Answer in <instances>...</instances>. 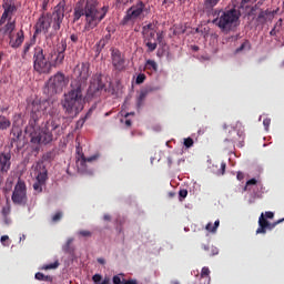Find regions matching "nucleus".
I'll list each match as a JSON object with an SVG mask.
<instances>
[{
  "label": "nucleus",
  "mask_w": 284,
  "mask_h": 284,
  "mask_svg": "<svg viewBox=\"0 0 284 284\" xmlns=\"http://www.w3.org/2000/svg\"><path fill=\"white\" fill-rule=\"evenodd\" d=\"M73 74L75 79L71 82L69 92L64 94L62 108L67 114L78 115L84 110L85 101H95L102 97L103 92L106 91V85L102 80V74H93L84 95L87 81L90 77V63H78Z\"/></svg>",
  "instance_id": "nucleus-1"
},
{
  "label": "nucleus",
  "mask_w": 284,
  "mask_h": 284,
  "mask_svg": "<svg viewBox=\"0 0 284 284\" xmlns=\"http://www.w3.org/2000/svg\"><path fill=\"white\" fill-rule=\"evenodd\" d=\"M42 116L41 103H32V111L24 132L30 136V142L34 145H49L54 141V134L59 136L58 130L61 128V119L51 116L44 125H41Z\"/></svg>",
  "instance_id": "nucleus-2"
},
{
  "label": "nucleus",
  "mask_w": 284,
  "mask_h": 284,
  "mask_svg": "<svg viewBox=\"0 0 284 284\" xmlns=\"http://www.w3.org/2000/svg\"><path fill=\"white\" fill-rule=\"evenodd\" d=\"M67 48L68 42L65 38H62L55 49L45 57L43 47L37 44L33 49V70L38 72V74H50L53 68L63 65Z\"/></svg>",
  "instance_id": "nucleus-3"
},
{
  "label": "nucleus",
  "mask_w": 284,
  "mask_h": 284,
  "mask_svg": "<svg viewBox=\"0 0 284 284\" xmlns=\"http://www.w3.org/2000/svg\"><path fill=\"white\" fill-rule=\"evenodd\" d=\"M109 12V7L104 4L99 9L98 0H87L85 6L75 4L73 21H80L81 17L85 18V30H94L105 19Z\"/></svg>",
  "instance_id": "nucleus-4"
},
{
  "label": "nucleus",
  "mask_w": 284,
  "mask_h": 284,
  "mask_svg": "<svg viewBox=\"0 0 284 284\" xmlns=\"http://www.w3.org/2000/svg\"><path fill=\"white\" fill-rule=\"evenodd\" d=\"M241 11L237 9H226V11H217L216 18L213 19L214 26L220 28L221 32H232L240 26Z\"/></svg>",
  "instance_id": "nucleus-5"
},
{
  "label": "nucleus",
  "mask_w": 284,
  "mask_h": 284,
  "mask_svg": "<svg viewBox=\"0 0 284 284\" xmlns=\"http://www.w3.org/2000/svg\"><path fill=\"white\" fill-rule=\"evenodd\" d=\"M17 30V20H13V16H10L8 22L3 27H0V34L2 37H8L10 48L13 50H18L23 45V41H26V33L23 29Z\"/></svg>",
  "instance_id": "nucleus-6"
},
{
  "label": "nucleus",
  "mask_w": 284,
  "mask_h": 284,
  "mask_svg": "<svg viewBox=\"0 0 284 284\" xmlns=\"http://www.w3.org/2000/svg\"><path fill=\"white\" fill-rule=\"evenodd\" d=\"M68 85V80L65 79V74L63 72H57L49 81L44 88V93L48 97H54V94H61L64 88Z\"/></svg>",
  "instance_id": "nucleus-7"
},
{
  "label": "nucleus",
  "mask_w": 284,
  "mask_h": 284,
  "mask_svg": "<svg viewBox=\"0 0 284 284\" xmlns=\"http://www.w3.org/2000/svg\"><path fill=\"white\" fill-rule=\"evenodd\" d=\"M144 12H148L145 2H143V0H138V2L131 4V7L126 9V13L122 19V26H128L130 21L134 23L138 19H142V17H144Z\"/></svg>",
  "instance_id": "nucleus-8"
},
{
  "label": "nucleus",
  "mask_w": 284,
  "mask_h": 284,
  "mask_svg": "<svg viewBox=\"0 0 284 284\" xmlns=\"http://www.w3.org/2000/svg\"><path fill=\"white\" fill-rule=\"evenodd\" d=\"M268 219H274V212H265V214L262 212L258 219V227L256 230V234H266L267 230H274L276 225L283 223L284 221V219H278V221L270 223Z\"/></svg>",
  "instance_id": "nucleus-9"
},
{
  "label": "nucleus",
  "mask_w": 284,
  "mask_h": 284,
  "mask_svg": "<svg viewBox=\"0 0 284 284\" xmlns=\"http://www.w3.org/2000/svg\"><path fill=\"white\" fill-rule=\"evenodd\" d=\"M11 199L16 205H26L28 203V187L21 179L18 180Z\"/></svg>",
  "instance_id": "nucleus-10"
},
{
  "label": "nucleus",
  "mask_w": 284,
  "mask_h": 284,
  "mask_svg": "<svg viewBox=\"0 0 284 284\" xmlns=\"http://www.w3.org/2000/svg\"><path fill=\"white\" fill-rule=\"evenodd\" d=\"M3 12L0 18V28H4L9 21V17H14L19 10L17 0H2Z\"/></svg>",
  "instance_id": "nucleus-11"
},
{
  "label": "nucleus",
  "mask_w": 284,
  "mask_h": 284,
  "mask_svg": "<svg viewBox=\"0 0 284 284\" xmlns=\"http://www.w3.org/2000/svg\"><path fill=\"white\" fill-rule=\"evenodd\" d=\"M65 4V0H60V2H58L53 9L51 21H53V30H55V32L61 30V26L64 19Z\"/></svg>",
  "instance_id": "nucleus-12"
},
{
  "label": "nucleus",
  "mask_w": 284,
  "mask_h": 284,
  "mask_svg": "<svg viewBox=\"0 0 284 284\" xmlns=\"http://www.w3.org/2000/svg\"><path fill=\"white\" fill-rule=\"evenodd\" d=\"M52 26V13H45V11H42L40 18H38L36 22V31L33 32V37H38V34H41V32H44V34H48L50 28Z\"/></svg>",
  "instance_id": "nucleus-13"
},
{
  "label": "nucleus",
  "mask_w": 284,
  "mask_h": 284,
  "mask_svg": "<svg viewBox=\"0 0 284 284\" xmlns=\"http://www.w3.org/2000/svg\"><path fill=\"white\" fill-rule=\"evenodd\" d=\"M111 60L115 72H124L126 70L125 57L120 49H111Z\"/></svg>",
  "instance_id": "nucleus-14"
},
{
  "label": "nucleus",
  "mask_w": 284,
  "mask_h": 284,
  "mask_svg": "<svg viewBox=\"0 0 284 284\" xmlns=\"http://www.w3.org/2000/svg\"><path fill=\"white\" fill-rule=\"evenodd\" d=\"M12 154L11 152H0V172L6 174L9 172L12 163Z\"/></svg>",
  "instance_id": "nucleus-15"
},
{
  "label": "nucleus",
  "mask_w": 284,
  "mask_h": 284,
  "mask_svg": "<svg viewBox=\"0 0 284 284\" xmlns=\"http://www.w3.org/2000/svg\"><path fill=\"white\" fill-rule=\"evenodd\" d=\"M77 154H78V159H77V163L80 168H82V170H84L87 168V163H92L93 161H97L98 155L94 154L93 156H89L87 159V156H84L83 152H80V149H77Z\"/></svg>",
  "instance_id": "nucleus-16"
},
{
  "label": "nucleus",
  "mask_w": 284,
  "mask_h": 284,
  "mask_svg": "<svg viewBox=\"0 0 284 284\" xmlns=\"http://www.w3.org/2000/svg\"><path fill=\"white\" fill-rule=\"evenodd\" d=\"M202 250L205 252L206 256H216L220 253L219 247L205 243L202 244Z\"/></svg>",
  "instance_id": "nucleus-17"
},
{
  "label": "nucleus",
  "mask_w": 284,
  "mask_h": 284,
  "mask_svg": "<svg viewBox=\"0 0 284 284\" xmlns=\"http://www.w3.org/2000/svg\"><path fill=\"white\" fill-rule=\"evenodd\" d=\"M23 132L21 128H12L11 130V143H20Z\"/></svg>",
  "instance_id": "nucleus-18"
},
{
  "label": "nucleus",
  "mask_w": 284,
  "mask_h": 284,
  "mask_svg": "<svg viewBox=\"0 0 284 284\" xmlns=\"http://www.w3.org/2000/svg\"><path fill=\"white\" fill-rule=\"evenodd\" d=\"M258 21H267V19H274V11H260L257 16Z\"/></svg>",
  "instance_id": "nucleus-19"
},
{
  "label": "nucleus",
  "mask_w": 284,
  "mask_h": 284,
  "mask_svg": "<svg viewBox=\"0 0 284 284\" xmlns=\"http://www.w3.org/2000/svg\"><path fill=\"white\" fill-rule=\"evenodd\" d=\"M11 128L10 119H7L3 114H0V130L4 131Z\"/></svg>",
  "instance_id": "nucleus-20"
},
{
  "label": "nucleus",
  "mask_w": 284,
  "mask_h": 284,
  "mask_svg": "<svg viewBox=\"0 0 284 284\" xmlns=\"http://www.w3.org/2000/svg\"><path fill=\"white\" fill-rule=\"evenodd\" d=\"M152 28H153L152 22H149V24H144L142 27V34L146 41H148V39H150V32H151Z\"/></svg>",
  "instance_id": "nucleus-21"
},
{
  "label": "nucleus",
  "mask_w": 284,
  "mask_h": 284,
  "mask_svg": "<svg viewBox=\"0 0 284 284\" xmlns=\"http://www.w3.org/2000/svg\"><path fill=\"white\" fill-rule=\"evenodd\" d=\"M220 224H221V221L217 219L215 222H214V225L213 223H207L205 225V230H207V232H217L219 227H220Z\"/></svg>",
  "instance_id": "nucleus-22"
},
{
  "label": "nucleus",
  "mask_w": 284,
  "mask_h": 284,
  "mask_svg": "<svg viewBox=\"0 0 284 284\" xmlns=\"http://www.w3.org/2000/svg\"><path fill=\"white\" fill-rule=\"evenodd\" d=\"M32 45H33V42H24L23 49H22V59H27Z\"/></svg>",
  "instance_id": "nucleus-23"
},
{
  "label": "nucleus",
  "mask_w": 284,
  "mask_h": 284,
  "mask_svg": "<svg viewBox=\"0 0 284 284\" xmlns=\"http://www.w3.org/2000/svg\"><path fill=\"white\" fill-rule=\"evenodd\" d=\"M36 278L38 281H53L52 276L43 274V272H37Z\"/></svg>",
  "instance_id": "nucleus-24"
},
{
  "label": "nucleus",
  "mask_w": 284,
  "mask_h": 284,
  "mask_svg": "<svg viewBox=\"0 0 284 284\" xmlns=\"http://www.w3.org/2000/svg\"><path fill=\"white\" fill-rule=\"evenodd\" d=\"M252 0H241L240 4H237L239 10H247L251 8Z\"/></svg>",
  "instance_id": "nucleus-25"
},
{
  "label": "nucleus",
  "mask_w": 284,
  "mask_h": 284,
  "mask_svg": "<svg viewBox=\"0 0 284 284\" xmlns=\"http://www.w3.org/2000/svg\"><path fill=\"white\" fill-rule=\"evenodd\" d=\"M220 0H205L204 1V8L205 10H213L215 8V4H217Z\"/></svg>",
  "instance_id": "nucleus-26"
},
{
  "label": "nucleus",
  "mask_w": 284,
  "mask_h": 284,
  "mask_svg": "<svg viewBox=\"0 0 284 284\" xmlns=\"http://www.w3.org/2000/svg\"><path fill=\"white\" fill-rule=\"evenodd\" d=\"M145 68L146 70H153V72H158V69H159L156 61H152V60L146 61Z\"/></svg>",
  "instance_id": "nucleus-27"
},
{
  "label": "nucleus",
  "mask_w": 284,
  "mask_h": 284,
  "mask_svg": "<svg viewBox=\"0 0 284 284\" xmlns=\"http://www.w3.org/2000/svg\"><path fill=\"white\" fill-rule=\"evenodd\" d=\"M110 39H111V33H110V31H109V33H106V34L104 36V38H101V39L99 40V45H100L101 48H105V45H106V43H109Z\"/></svg>",
  "instance_id": "nucleus-28"
},
{
  "label": "nucleus",
  "mask_w": 284,
  "mask_h": 284,
  "mask_svg": "<svg viewBox=\"0 0 284 284\" xmlns=\"http://www.w3.org/2000/svg\"><path fill=\"white\" fill-rule=\"evenodd\" d=\"M33 190L34 192H38V193L43 192V187H41L40 174H38L37 181L36 183H33Z\"/></svg>",
  "instance_id": "nucleus-29"
},
{
  "label": "nucleus",
  "mask_w": 284,
  "mask_h": 284,
  "mask_svg": "<svg viewBox=\"0 0 284 284\" xmlns=\"http://www.w3.org/2000/svg\"><path fill=\"white\" fill-rule=\"evenodd\" d=\"M148 94L146 92H141L139 98H138V108H142Z\"/></svg>",
  "instance_id": "nucleus-30"
},
{
  "label": "nucleus",
  "mask_w": 284,
  "mask_h": 284,
  "mask_svg": "<svg viewBox=\"0 0 284 284\" xmlns=\"http://www.w3.org/2000/svg\"><path fill=\"white\" fill-rule=\"evenodd\" d=\"M223 146L225 150H233L235 148L234 141H230V139H225Z\"/></svg>",
  "instance_id": "nucleus-31"
},
{
  "label": "nucleus",
  "mask_w": 284,
  "mask_h": 284,
  "mask_svg": "<svg viewBox=\"0 0 284 284\" xmlns=\"http://www.w3.org/2000/svg\"><path fill=\"white\" fill-rule=\"evenodd\" d=\"M78 234L84 239H90L92 236V232H90V230H80Z\"/></svg>",
  "instance_id": "nucleus-32"
},
{
  "label": "nucleus",
  "mask_w": 284,
  "mask_h": 284,
  "mask_svg": "<svg viewBox=\"0 0 284 284\" xmlns=\"http://www.w3.org/2000/svg\"><path fill=\"white\" fill-rule=\"evenodd\" d=\"M146 48L148 52H154V50L158 48V42H152L151 40L150 42H146Z\"/></svg>",
  "instance_id": "nucleus-33"
},
{
  "label": "nucleus",
  "mask_w": 284,
  "mask_h": 284,
  "mask_svg": "<svg viewBox=\"0 0 284 284\" xmlns=\"http://www.w3.org/2000/svg\"><path fill=\"white\" fill-rule=\"evenodd\" d=\"M61 219H63V212H55V214H53L52 216L53 223H59Z\"/></svg>",
  "instance_id": "nucleus-34"
},
{
  "label": "nucleus",
  "mask_w": 284,
  "mask_h": 284,
  "mask_svg": "<svg viewBox=\"0 0 284 284\" xmlns=\"http://www.w3.org/2000/svg\"><path fill=\"white\" fill-rule=\"evenodd\" d=\"M60 263L59 261H55L54 263H50L49 265H44L43 270H57L59 267Z\"/></svg>",
  "instance_id": "nucleus-35"
},
{
  "label": "nucleus",
  "mask_w": 284,
  "mask_h": 284,
  "mask_svg": "<svg viewBox=\"0 0 284 284\" xmlns=\"http://www.w3.org/2000/svg\"><path fill=\"white\" fill-rule=\"evenodd\" d=\"M73 243V239H68L65 245H63V251L64 252H71V245Z\"/></svg>",
  "instance_id": "nucleus-36"
},
{
  "label": "nucleus",
  "mask_w": 284,
  "mask_h": 284,
  "mask_svg": "<svg viewBox=\"0 0 284 284\" xmlns=\"http://www.w3.org/2000/svg\"><path fill=\"white\" fill-rule=\"evenodd\" d=\"M145 79H146L145 74H138V77L135 79V83L138 85H141L142 83H144Z\"/></svg>",
  "instance_id": "nucleus-37"
},
{
  "label": "nucleus",
  "mask_w": 284,
  "mask_h": 284,
  "mask_svg": "<svg viewBox=\"0 0 284 284\" xmlns=\"http://www.w3.org/2000/svg\"><path fill=\"white\" fill-rule=\"evenodd\" d=\"M247 45H250L248 40H244V42H242V44H240V47H237L236 52H243V50H245V48H247Z\"/></svg>",
  "instance_id": "nucleus-38"
},
{
  "label": "nucleus",
  "mask_w": 284,
  "mask_h": 284,
  "mask_svg": "<svg viewBox=\"0 0 284 284\" xmlns=\"http://www.w3.org/2000/svg\"><path fill=\"white\" fill-rule=\"evenodd\" d=\"M275 27H276V34H278V32H281L283 28V18H280L277 22H275Z\"/></svg>",
  "instance_id": "nucleus-39"
},
{
  "label": "nucleus",
  "mask_w": 284,
  "mask_h": 284,
  "mask_svg": "<svg viewBox=\"0 0 284 284\" xmlns=\"http://www.w3.org/2000/svg\"><path fill=\"white\" fill-rule=\"evenodd\" d=\"M193 145H194V141H193V139H191V136H189L187 139H184L185 148H193Z\"/></svg>",
  "instance_id": "nucleus-40"
},
{
  "label": "nucleus",
  "mask_w": 284,
  "mask_h": 284,
  "mask_svg": "<svg viewBox=\"0 0 284 284\" xmlns=\"http://www.w3.org/2000/svg\"><path fill=\"white\" fill-rule=\"evenodd\" d=\"M54 159V152H47V154L43 155L44 161H52Z\"/></svg>",
  "instance_id": "nucleus-41"
},
{
  "label": "nucleus",
  "mask_w": 284,
  "mask_h": 284,
  "mask_svg": "<svg viewBox=\"0 0 284 284\" xmlns=\"http://www.w3.org/2000/svg\"><path fill=\"white\" fill-rule=\"evenodd\" d=\"M210 274H211L210 267H206V266L202 267V272H201L202 277L210 276Z\"/></svg>",
  "instance_id": "nucleus-42"
},
{
  "label": "nucleus",
  "mask_w": 284,
  "mask_h": 284,
  "mask_svg": "<svg viewBox=\"0 0 284 284\" xmlns=\"http://www.w3.org/2000/svg\"><path fill=\"white\" fill-rule=\"evenodd\" d=\"M39 179H40V187H43V185H44V183H45V181L48 179L47 174L40 173L39 174Z\"/></svg>",
  "instance_id": "nucleus-43"
},
{
  "label": "nucleus",
  "mask_w": 284,
  "mask_h": 284,
  "mask_svg": "<svg viewBox=\"0 0 284 284\" xmlns=\"http://www.w3.org/2000/svg\"><path fill=\"white\" fill-rule=\"evenodd\" d=\"M79 37H80V33H71L70 40L72 41V43H78Z\"/></svg>",
  "instance_id": "nucleus-44"
},
{
  "label": "nucleus",
  "mask_w": 284,
  "mask_h": 284,
  "mask_svg": "<svg viewBox=\"0 0 284 284\" xmlns=\"http://www.w3.org/2000/svg\"><path fill=\"white\" fill-rule=\"evenodd\" d=\"M257 181L256 179H250V181H246V185L244 186V191L247 190L248 185H256Z\"/></svg>",
  "instance_id": "nucleus-45"
},
{
  "label": "nucleus",
  "mask_w": 284,
  "mask_h": 284,
  "mask_svg": "<svg viewBox=\"0 0 284 284\" xmlns=\"http://www.w3.org/2000/svg\"><path fill=\"white\" fill-rule=\"evenodd\" d=\"M152 39H155V31H154L153 27L151 28V30L149 32V38H146V41H152Z\"/></svg>",
  "instance_id": "nucleus-46"
},
{
  "label": "nucleus",
  "mask_w": 284,
  "mask_h": 284,
  "mask_svg": "<svg viewBox=\"0 0 284 284\" xmlns=\"http://www.w3.org/2000/svg\"><path fill=\"white\" fill-rule=\"evenodd\" d=\"M123 284H139L136 278H129V281H126V278H123Z\"/></svg>",
  "instance_id": "nucleus-47"
},
{
  "label": "nucleus",
  "mask_w": 284,
  "mask_h": 284,
  "mask_svg": "<svg viewBox=\"0 0 284 284\" xmlns=\"http://www.w3.org/2000/svg\"><path fill=\"white\" fill-rule=\"evenodd\" d=\"M187 194H189L187 190H180L179 192L180 199H186Z\"/></svg>",
  "instance_id": "nucleus-48"
},
{
  "label": "nucleus",
  "mask_w": 284,
  "mask_h": 284,
  "mask_svg": "<svg viewBox=\"0 0 284 284\" xmlns=\"http://www.w3.org/2000/svg\"><path fill=\"white\" fill-rule=\"evenodd\" d=\"M11 212V207L8 205L7 207H2L3 216H8Z\"/></svg>",
  "instance_id": "nucleus-49"
},
{
  "label": "nucleus",
  "mask_w": 284,
  "mask_h": 284,
  "mask_svg": "<svg viewBox=\"0 0 284 284\" xmlns=\"http://www.w3.org/2000/svg\"><path fill=\"white\" fill-rule=\"evenodd\" d=\"M50 0H43L42 1V10L43 12H48V4H49Z\"/></svg>",
  "instance_id": "nucleus-50"
},
{
  "label": "nucleus",
  "mask_w": 284,
  "mask_h": 284,
  "mask_svg": "<svg viewBox=\"0 0 284 284\" xmlns=\"http://www.w3.org/2000/svg\"><path fill=\"white\" fill-rule=\"evenodd\" d=\"M92 278H93L94 283H100L102 281L101 274H94Z\"/></svg>",
  "instance_id": "nucleus-51"
},
{
  "label": "nucleus",
  "mask_w": 284,
  "mask_h": 284,
  "mask_svg": "<svg viewBox=\"0 0 284 284\" xmlns=\"http://www.w3.org/2000/svg\"><path fill=\"white\" fill-rule=\"evenodd\" d=\"M113 283H114V284H122L123 281H121V276L115 275V276H113Z\"/></svg>",
  "instance_id": "nucleus-52"
},
{
  "label": "nucleus",
  "mask_w": 284,
  "mask_h": 284,
  "mask_svg": "<svg viewBox=\"0 0 284 284\" xmlns=\"http://www.w3.org/2000/svg\"><path fill=\"white\" fill-rule=\"evenodd\" d=\"M271 123H272L271 119H264L263 121V125L266 130L270 128Z\"/></svg>",
  "instance_id": "nucleus-53"
},
{
  "label": "nucleus",
  "mask_w": 284,
  "mask_h": 284,
  "mask_svg": "<svg viewBox=\"0 0 284 284\" xmlns=\"http://www.w3.org/2000/svg\"><path fill=\"white\" fill-rule=\"evenodd\" d=\"M276 34H277L276 24H274L273 29H271V31H270V36L271 37H276Z\"/></svg>",
  "instance_id": "nucleus-54"
},
{
  "label": "nucleus",
  "mask_w": 284,
  "mask_h": 284,
  "mask_svg": "<svg viewBox=\"0 0 284 284\" xmlns=\"http://www.w3.org/2000/svg\"><path fill=\"white\" fill-rule=\"evenodd\" d=\"M91 112H88V114L85 115L84 119H82L81 121H78V125H84L85 120L88 119V116H90Z\"/></svg>",
  "instance_id": "nucleus-55"
},
{
  "label": "nucleus",
  "mask_w": 284,
  "mask_h": 284,
  "mask_svg": "<svg viewBox=\"0 0 284 284\" xmlns=\"http://www.w3.org/2000/svg\"><path fill=\"white\" fill-rule=\"evenodd\" d=\"M236 179H237L239 181H243V179H245V174H243V172H237Z\"/></svg>",
  "instance_id": "nucleus-56"
},
{
  "label": "nucleus",
  "mask_w": 284,
  "mask_h": 284,
  "mask_svg": "<svg viewBox=\"0 0 284 284\" xmlns=\"http://www.w3.org/2000/svg\"><path fill=\"white\" fill-rule=\"evenodd\" d=\"M221 174H225L226 172V163H221Z\"/></svg>",
  "instance_id": "nucleus-57"
},
{
  "label": "nucleus",
  "mask_w": 284,
  "mask_h": 284,
  "mask_svg": "<svg viewBox=\"0 0 284 284\" xmlns=\"http://www.w3.org/2000/svg\"><path fill=\"white\" fill-rule=\"evenodd\" d=\"M100 284H110V277L105 276Z\"/></svg>",
  "instance_id": "nucleus-58"
},
{
  "label": "nucleus",
  "mask_w": 284,
  "mask_h": 284,
  "mask_svg": "<svg viewBox=\"0 0 284 284\" xmlns=\"http://www.w3.org/2000/svg\"><path fill=\"white\" fill-rule=\"evenodd\" d=\"M168 164H169V168H172V165H173V159H172V156H169V159H168Z\"/></svg>",
  "instance_id": "nucleus-59"
},
{
  "label": "nucleus",
  "mask_w": 284,
  "mask_h": 284,
  "mask_svg": "<svg viewBox=\"0 0 284 284\" xmlns=\"http://www.w3.org/2000/svg\"><path fill=\"white\" fill-rule=\"evenodd\" d=\"M6 241H9V236L8 235L1 236V243H6Z\"/></svg>",
  "instance_id": "nucleus-60"
},
{
  "label": "nucleus",
  "mask_w": 284,
  "mask_h": 284,
  "mask_svg": "<svg viewBox=\"0 0 284 284\" xmlns=\"http://www.w3.org/2000/svg\"><path fill=\"white\" fill-rule=\"evenodd\" d=\"M98 263H101V265H105V258H102V257L98 258Z\"/></svg>",
  "instance_id": "nucleus-61"
},
{
  "label": "nucleus",
  "mask_w": 284,
  "mask_h": 284,
  "mask_svg": "<svg viewBox=\"0 0 284 284\" xmlns=\"http://www.w3.org/2000/svg\"><path fill=\"white\" fill-rule=\"evenodd\" d=\"M125 125H126L128 128H131L132 121H131L130 119H128V120L125 121Z\"/></svg>",
  "instance_id": "nucleus-62"
},
{
  "label": "nucleus",
  "mask_w": 284,
  "mask_h": 284,
  "mask_svg": "<svg viewBox=\"0 0 284 284\" xmlns=\"http://www.w3.org/2000/svg\"><path fill=\"white\" fill-rule=\"evenodd\" d=\"M103 219H104V221H111L110 214H104Z\"/></svg>",
  "instance_id": "nucleus-63"
},
{
  "label": "nucleus",
  "mask_w": 284,
  "mask_h": 284,
  "mask_svg": "<svg viewBox=\"0 0 284 284\" xmlns=\"http://www.w3.org/2000/svg\"><path fill=\"white\" fill-rule=\"evenodd\" d=\"M118 2H120L122 4H128L130 2V0H118Z\"/></svg>",
  "instance_id": "nucleus-64"
}]
</instances>
